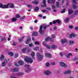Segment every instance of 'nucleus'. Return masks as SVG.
Instances as JSON below:
<instances>
[{"label":"nucleus","mask_w":78,"mask_h":78,"mask_svg":"<svg viewBox=\"0 0 78 78\" xmlns=\"http://www.w3.org/2000/svg\"><path fill=\"white\" fill-rule=\"evenodd\" d=\"M24 61L27 63H28V64L29 63L31 64L33 62V60L31 58L27 57H26L24 58Z\"/></svg>","instance_id":"obj_1"},{"label":"nucleus","mask_w":78,"mask_h":78,"mask_svg":"<svg viewBox=\"0 0 78 78\" xmlns=\"http://www.w3.org/2000/svg\"><path fill=\"white\" fill-rule=\"evenodd\" d=\"M37 60L38 61H42L43 59V55H41L39 53H37Z\"/></svg>","instance_id":"obj_2"},{"label":"nucleus","mask_w":78,"mask_h":78,"mask_svg":"<svg viewBox=\"0 0 78 78\" xmlns=\"http://www.w3.org/2000/svg\"><path fill=\"white\" fill-rule=\"evenodd\" d=\"M25 67L27 68V69H26L25 70V72L26 73H28L29 72L31 71V69L30 68V65H25Z\"/></svg>","instance_id":"obj_3"},{"label":"nucleus","mask_w":78,"mask_h":78,"mask_svg":"<svg viewBox=\"0 0 78 78\" xmlns=\"http://www.w3.org/2000/svg\"><path fill=\"white\" fill-rule=\"evenodd\" d=\"M44 73L46 75H50L51 74V72L49 70H47L44 72Z\"/></svg>","instance_id":"obj_4"},{"label":"nucleus","mask_w":78,"mask_h":78,"mask_svg":"<svg viewBox=\"0 0 78 78\" xmlns=\"http://www.w3.org/2000/svg\"><path fill=\"white\" fill-rule=\"evenodd\" d=\"M60 65L61 67H67V65L63 62H61L60 63Z\"/></svg>","instance_id":"obj_5"},{"label":"nucleus","mask_w":78,"mask_h":78,"mask_svg":"<svg viewBox=\"0 0 78 78\" xmlns=\"http://www.w3.org/2000/svg\"><path fill=\"white\" fill-rule=\"evenodd\" d=\"M47 43V41H43L42 43L43 45H44L45 47H47L48 48H50V47L49 46H48V45L45 44Z\"/></svg>","instance_id":"obj_6"},{"label":"nucleus","mask_w":78,"mask_h":78,"mask_svg":"<svg viewBox=\"0 0 78 78\" xmlns=\"http://www.w3.org/2000/svg\"><path fill=\"white\" fill-rule=\"evenodd\" d=\"M76 36H77V35L74 33H72L70 34V38H72V37H75Z\"/></svg>","instance_id":"obj_7"},{"label":"nucleus","mask_w":78,"mask_h":78,"mask_svg":"<svg viewBox=\"0 0 78 78\" xmlns=\"http://www.w3.org/2000/svg\"><path fill=\"white\" fill-rule=\"evenodd\" d=\"M45 56L48 58H51L52 57V55L50 53H47L45 54Z\"/></svg>","instance_id":"obj_8"},{"label":"nucleus","mask_w":78,"mask_h":78,"mask_svg":"<svg viewBox=\"0 0 78 78\" xmlns=\"http://www.w3.org/2000/svg\"><path fill=\"white\" fill-rule=\"evenodd\" d=\"M67 42V39H66L65 38L62 39L61 41V42L62 43V44L66 42Z\"/></svg>","instance_id":"obj_9"},{"label":"nucleus","mask_w":78,"mask_h":78,"mask_svg":"<svg viewBox=\"0 0 78 78\" xmlns=\"http://www.w3.org/2000/svg\"><path fill=\"white\" fill-rule=\"evenodd\" d=\"M18 62L19 65L20 66H23L24 64V62L22 61L19 60Z\"/></svg>","instance_id":"obj_10"},{"label":"nucleus","mask_w":78,"mask_h":78,"mask_svg":"<svg viewBox=\"0 0 78 78\" xmlns=\"http://www.w3.org/2000/svg\"><path fill=\"white\" fill-rule=\"evenodd\" d=\"M9 6V4H7V5H3L2 8L3 9H5L6 8H8V6Z\"/></svg>","instance_id":"obj_11"},{"label":"nucleus","mask_w":78,"mask_h":78,"mask_svg":"<svg viewBox=\"0 0 78 78\" xmlns=\"http://www.w3.org/2000/svg\"><path fill=\"white\" fill-rule=\"evenodd\" d=\"M50 40L51 41H53V39H51V38L50 37H48L45 39V41H48V40Z\"/></svg>","instance_id":"obj_12"},{"label":"nucleus","mask_w":78,"mask_h":78,"mask_svg":"<svg viewBox=\"0 0 78 78\" xmlns=\"http://www.w3.org/2000/svg\"><path fill=\"white\" fill-rule=\"evenodd\" d=\"M73 10L72 9H68V12L69 14H72V13H73Z\"/></svg>","instance_id":"obj_13"},{"label":"nucleus","mask_w":78,"mask_h":78,"mask_svg":"<svg viewBox=\"0 0 78 78\" xmlns=\"http://www.w3.org/2000/svg\"><path fill=\"white\" fill-rule=\"evenodd\" d=\"M9 6L11 8H14V4H8Z\"/></svg>","instance_id":"obj_14"},{"label":"nucleus","mask_w":78,"mask_h":78,"mask_svg":"<svg viewBox=\"0 0 78 78\" xmlns=\"http://www.w3.org/2000/svg\"><path fill=\"white\" fill-rule=\"evenodd\" d=\"M1 56V57H0V61H3L5 58V56H4L3 54H2Z\"/></svg>","instance_id":"obj_15"},{"label":"nucleus","mask_w":78,"mask_h":78,"mask_svg":"<svg viewBox=\"0 0 78 78\" xmlns=\"http://www.w3.org/2000/svg\"><path fill=\"white\" fill-rule=\"evenodd\" d=\"M11 70L12 72H17L19 70V69L17 68H15L13 69H11Z\"/></svg>","instance_id":"obj_16"},{"label":"nucleus","mask_w":78,"mask_h":78,"mask_svg":"<svg viewBox=\"0 0 78 78\" xmlns=\"http://www.w3.org/2000/svg\"><path fill=\"white\" fill-rule=\"evenodd\" d=\"M33 50H35V51H38L39 50V47H37L36 48H33Z\"/></svg>","instance_id":"obj_17"},{"label":"nucleus","mask_w":78,"mask_h":78,"mask_svg":"<svg viewBox=\"0 0 78 78\" xmlns=\"http://www.w3.org/2000/svg\"><path fill=\"white\" fill-rule=\"evenodd\" d=\"M30 39H31V38H30V37H28L27 38V41H26L25 42L26 44H28L29 43V42H30Z\"/></svg>","instance_id":"obj_18"},{"label":"nucleus","mask_w":78,"mask_h":78,"mask_svg":"<svg viewBox=\"0 0 78 78\" xmlns=\"http://www.w3.org/2000/svg\"><path fill=\"white\" fill-rule=\"evenodd\" d=\"M42 25L41 26L40 28V30L39 32L41 34L43 33V32H42Z\"/></svg>","instance_id":"obj_19"},{"label":"nucleus","mask_w":78,"mask_h":78,"mask_svg":"<svg viewBox=\"0 0 78 78\" xmlns=\"http://www.w3.org/2000/svg\"><path fill=\"white\" fill-rule=\"evenodd\" d=\"M35 55V54H34V52H32L31 53V55L32 58H33V59H34Z\"/></svg>","instance_id":"obj_20"},{"label":"nucleus","mask_w":78,"mask_h":78,"mask_svg":"<svg viewBox=\"0 0 78 78\" xmlns=\"http://www.w3.org/2000/svg\"><path fill=\"white\" fill-rule=\"evenodd\" d=\"M71 73V70H68L66 72H64V74H67L68 73Z\"/></svg>","instance_id":"obj_21"},{"label":"nucleus","mask_w":78,"mask_h":78,"mask_svg":"<svg viewBox=\"0 0 78 78\" xmlns=\"http://www.w3.org/2000/svg\"><path fill=\"white\" fill-rule=\"evenodd\" d=\"M17 19L16 18H12V21L13 22H16V21H17Z\"/></svg>","instance_id":"obj_22"},{"label":"nucleus","mask_w":78,"mask_h":78,"mask_svg":"<svg viewBox=\"0 0 78 78\" xmlns=\"http://www.w3.org/2000/svg\"><path fill=\"white\" fill-rule=\"evenodd\" d=\"M46 1L45 0H43V3L44 4L43 7H46V4H45V2Z\"/></svg>","instance_id":"obj_23"},{"label":"nucleus","mask_w":78,"mask_h":78,"mask_svg":"<svg viewBox=\"0 0 78 78\" xmlns=\"http://www.w3.org/2000/svg\"><path fill=\"white\" fill-rule=\"evenodd\" d=\"M25 37V36H23L21 38H19V41L20 42H21V41H23V38Z\"/></svg>","instance_id":"obj_24"},{"label":"nucleus","mask_w":78,"mask_h":78,"mask_svg":"<svg viewBox=\"0 0 78 78\" xmlns=\"http://www.w3.org/2000/svg\"><path fill=\"white\" fill-rule=\"evenodd\" d=\"M23 75V73H19L16 74V75L18 76H21V75Z\"/></svg>","instance_id":"obj_25"},{"label":"nucleus","mask_w":78,"mask_h":78,"mask_svg":"<svg viewBox=\"0 0 78 78\" xmlns=\"http://www.w3.org/2000/svg\"><path fill=\"white\" fill-rule=\"evenodd\" d=\"M48 0V3H50V0ZM55 0H52V3L53 4H54L55 3Z\"/></svg>","instance_id":"obj_26"},{"label":"nucleus","mask_w":78,"mask_h":78,"mask_svg":"<svg viewBox=\"0 0 78 78\" xmlns=\"http://www.w3.org/2000/svg\"><path fill=\"white\" fill-rule=\"evenodd\" d=\"M8 54L9 55H10L11 56H13V53L12 52H9Z\"/></svg>","instance_id":"obj_27"},{"label":"nucleus","mask_w":78,"mask_h":78,"mask_svg":"<svg viewBox=\"0 0 78 78\" xmlns=\"http://www.w3.org/2000/svg\"><path fill=\"white\" fill-rule=\"evenodd\" d=\"M32 36H37V33L36 32H34L32 34Z\"/></svg>","instance_id":"obj_28"},{"label":"nucleus","mask_w":78,"mask_h":78,"mask_svg":"<svg viewBox=\"0 0 78 78\" xmlns=\"http://www.w3.org/2000/svg\"><path fill=\"white\" fill-rule=\"evenodd\" d=\"M32 3H34V4H35V5L38 4V2L37 1H34L32 2Z\"/></svg>","instance_id":"obj_29"},{"label":"nucleus","mask_w":78,"mask_h":78,"mask_svg":"<svg viewBox=\"0 0 78 78\" xmlns=\"http://www.w3.org/2000/svg\"><path fill=\"white\" fill-rule=\"evenodd\" d=\"M51 48H52V49H54L55 48H56V47H57V46H56L54 45H52L51 46Z\"/></svg>","instance_id":"obj_30"},{"label":"nucleus","mask_w":78,"mask_h":78,"mask_svg":"<svg viewBox=\"0 0 78 78\" xmlns=\"http://www.w3.org/2000/svg\"><path fill=\"white\" fill-rule=\"evenodd\" d=\"M19 56V54L18 53L14 55V57L15 58H16Z\"/></svg>","instance_id":"obj_31"},{"label":"nucleus","mask_w":78,"mask_h":78,"mask_svg":"<svg viewBox=\"0 0 78 78\" xmlns=\"http://www.w3.org/2000/svg\"><path fill=\"white\" fill-rule=\"evenodd\" d=\"M50 27V25H44V29H46L47 28V27Z\"/></svg>","instance_id":"obj_32"},{"label":"nucleus","mask_w":78,"mask_h":78,"mask_svg":"<svg viewBox=\"0 0 78 78\" xmlns=\"http://www.w3.org/2000/svg\"><path fill=\"white\" fill-rule=\"evenodd\" d=\"M73 9H77L78 8V6L76 5H73Z\"/></svg>","instance_id":"obj_33"},{"label":"nucleus","mask_w":78,"mask_h":78,"mask_svg":"<svg viewBox=\"0 0 78 78\" xmlns=\"http://www.w3.org/2000/svg\"><path fill=\"white\" fill-rule=\"evenodd\" d=\"M72 56V54L69 53L67 55V58H70V57Z\"/></svg>","instance_id":"obj_34"},{"label":"nucleus","mask_w":78,"mask_h":78,"mask_svg":"<svg viewBox=\"0 0 78 78\" xmlns=\"http://www.w3.org/2000/svg\"><path fill=\"white\" fill-rule=\"evenodd\" d=\"M6 64L5 62H3L2 63V67H5L6 66Z\"/></svg>","instance_id":"obj_35"},{"label":"nucleus","mask_w":78,"mask_h":78,"mask_svg":"<svg viewBox=\"0 0 78 78\" xmlns=\"http://www.w3.org/2000/svg\"><path fill=\"white\" fill-rule=\"evenodd\" d=\"M51 39H53L56 37V36L54 34H52L51 35Z\"/></svg>","instance_id":"obj_36"},{"label":"nucleus","mask_w":78,"mask_h":78,"mask_svg":"<svg viewBox=\"0 0 78 78\" xmlns=\"http://www.w3.org/2000/svg\"><path fill=\"white\" fill-rule=\"evenodd\" d=\"M56 6L57 8H59V2H56Z\"/></svg>","instance_id":"obj_37"},{"label":"nucleus","mask_w":78,"mask_h":78,"mask_svg":"<svg viewBox=\"0 0 78 78\" xmlns=\"http://www.w3.org/2000/svg\"><path fill=\"white\" fill-rule=\"evenodd\" d=\"M26 50H27V53H29V52H30V51H31V49L30 48H29V47L27 48Z\"/></svg>","instance_id":"obj_38"},{"label":"nucleus","mask_w":78,"mask_h":78,"mask_svg":"<svg viewBox=\"0 0 78 78\" xmlns=\"http://www.w3.org/2000/svg\"><path fill=\"white\" fill-rule=\"evenodd\" d=\"M69 43L70 44H73L74 43V41H69Z\"/></svg>","instance_id":"obj_39"},{"label":"nucleus","mask_w":78,"mask_h":78,"mask_svg":"<svg viewBox=\"0 0 78 78\" xmlns=\"http://www.w3.org/2000/svg\"><path fill=\"white\" fill-rule=\"evenodd\" d=\"M39 9V7H37L35 8V10L36 11H38Z\"/></svg>","instance_id":"obj_40"},{"label":"nucleus","mask_w":78,"mask_h":78,"mask_svg":"<svg viewBox=\"0 0 78 78\" xmlns=\"http://www.w3.org/2000/svg\"><path fill=\"white\" fill-rule=\"evenodd\" d=\"M2 37V38H1ZM0 38H1V39L2 40V41H4V40H6V39L4 37H2V36L0 37Z\"/></svg>","instance_id":"obj_41"},{"label":"nucleus","mask_w":78,"mask_h":78,"mask_svg":"<svg viewBox=\"0 0 78 78\" xmlns=\"http://www.w3.org/2000/svg\"><path fill=\"white\" fill-rule=\"evenodd\" d=\"M56 22H57L58 23H61V21L59 20H56Z\"/></svg>","instance_id":"obj_42"},{"label":"nucleus","mask_w":78,"mask_h":78,"mask_svg":"<svg viewBox=\"0 0 78 78\" xmlns=\"http://www.w3.org/2000/svg\"><path fill=\"white\" fill-rule=\"evenodd\" d=\"M35 45H39V42L38 41H36L34 43Z\"/></svg>","instance_id":"obj_43"},{"label":"nucleus","mask_w":78,"mask_h":78,"mask_svg":"<svg viewBox=\"0 0 78 78\" xmlns=\"http://www.w3.org/2000/svg\"><path fill=\"white\" fill-rule=\"evenodd\" d=\"M69 18H67L65 20V22H66L67 23L68 22H69Z\"/></svg>","instance_id":"obj_44"},{"label":"nucleus","mask_w":78,"mask_h":78,"mask_svg":"<svg viewBox=\"0 0 78 78\" xmlns=\"http://www.w3.org/2000/svg\"><path fill=\"white\" fill-rule=\"evenodd\" d=\"M26 48L23 49L22 50V51H23V52L24 53H25V52L26 51Z\"/></svg>","instance_id":"obj_45"},{"label":"nucleus","mask_w":78,"mask_h":78,"mask_svg":"<svg viewBox=\"0 0 78 78\" xmlns=\"http://www.w3.org/2000/svg\"><path fill=\"white\" fill-rule=\"evenodd\" d=\"M29 46L30 47H34V45H33V44H29Z\"/></svg>","instance_id":"obj_46"},{"label":"nucleus","mask_w":78,"mask_h":78,"mask_svg":"<svg viewBox=\"0 0 78 78\" xmlns=\"http://www.w3.org/2000/svg\"><path fill=\"white\" fill-rule=\"evenodd\" d=\"M73 2L74 3H77V2L76 0H73Z\"/></svg>","instance_id":"obj_47"},{"label":"nucleus","mask_w":78,"mask_h":78,"mask_svg":"<svg viewBox=\"0 0 78 78\" xmlns=\"http://www.w3.org/2000/svg\"><path fill=\"white\" fill-rule=\"evenodd\" d=\"M50 66V63L48 62H47L46 63V66H47V67H49Z\"/></svg>","instance_id":"obj_48"},{"label":"nucleus","mask_w":78,"mask_h":78,"mask_svg":"<svg viewBox=\"0 0 78 78\" xmlns=\"http://www.w3.org/2000/svg\"><path fill=\"white\" fill-rule=\"evenodd\" d=\"M4 62H5V64H7L8 63V61L7 59H5Z\"/></svg>","instance_id":"obj_49"},{"label":"nucleus","mask_w":78,"mask_h":78,"mask_svg":"<svg viewBox=\"0 0 78 78\" xmlns=\"http://www.w3.org/2000/svg\"><path fill=\"white\" fill-rule=\"evenodd\" d=\"M27 6L28 8H30L32 9V6L31 5H27Z\"/></svg>","instance_id":"obj_50"},{"label":"nucleus","mask_w":78,"mask_h":78,"mask_svg":"<svg viewBox=\"0 0 78 78\" xmlns=\"http://www.w3.org/2000/svg\"><path fill=\"white\" fill-rule=\"evenodd\" d=\"M20 17L19 15L18 14L16 15V18H19Z\"/></svg>","instance_id":"obj_51"},{"label":"nucleus","mask_w":78,"mask_h":78,"mask_svg":"<svg viewBox=\"0 0 78 78\" xmlns=\"http://www.w3.org/2000/svg\"><path fill=\"white\" fill-rule=\"evenodd\" d=\"M41 11L43 12H47V10L45 9L42 10Z\"/></svg>","instance_id":"obj_52"},{"label":"nucleus","mask_w":78,"mask_h":78,"mask_svg":"<svg viewBox=\"0 0 78 78\" xmlns=\"http://www.w3.org/2000/svg\"><path fill=\"white\" fill-rule=\"evenodd\" d=\"M3 4H2V3H0V8H2V7L3 6Z\"/></svg>","instance_id":"obj_53"},{"label":"nucleus","mask_w":78,"mask_h":78,"mask_svg":"<svg viewBox=\"0 0 78 78\" xmlns=\"http://www.w3.org/2000/svg\"><path fill=\"white\" fill-rule=\"evenodd\" d=\"M66 11V9H64L61 12V13H63L65 12Z\"/></svg>","instance_id":"obj_54"},{"label":"nucleus","mask_w":78,"mask_h":78,"mask_svg":"<svg viewBox=\"0 0 78 78\" xmlns=\"http://www.w3.org/2000/svg\"><path fill=\"white\" fill-rule=\"evenodd\" d=\"M56 7H55V6L53 5L52 6V9H55Z\"/></svg>","instance_id":"obj_55"},{"label":"nucleus","mask_w":78,"mask_h":78,"mask_svg":"<svg viewBox=\"0 0 78 78\" xmlns=\"http://www.w3.org/2000/svg\"><path fill=\"white\" fill-rule=\"evenodd\" d=\"M60 55L61 56V57H62V56H63V53H62V52L60 53Z\"/></svg>","instance_id":"obj_56"},{"label":"nucleus","mask_w":78,"mask_h":78,"mask_svg":"<svg viewBox=\"0 0 78 78\" xmlns=\"http://www.w3.org/2000/svg\"><path fill=\"white\" fill-rule=\"evenodd\" d=\"M51 65L53 66L55 65V62H52L51 63Z\"/></svg>","instance_id":"obj_57"},{"label":"nucleus","mask_w":78,"mask_h":78,"mask_svg":"<svg viewBox=\"0 0 78 78\" xmlns=\"http://www.w3.org/2000/svg\"><path fill=\"white\" fill-rule=\"evenodd\" d=\"M78 60V57H76L73 59V61H76Z\"/></svg>","instance_id":"obj_58"},{"label":"nucleus","mask_w":78,"mask_h":78,"mask_svg":"<svg viewBox=\"0 0 78 78\" xmlns=\"http://www.w3.org/2000/svg\"><path fill=\"white\" fill-rule=\"evenodd\" d=\"M25 16H23V17H22V18H20V20H23V19H25Z\"/></svg>","instance_id":"obj_59"},{"label":"nucleus","mask_w":78,"mask_h":78,"mask_svg":"<svg viewBox=\"0 0 78 78\" xmlns=\"http://www.w3.org/2000/svg\"><path fill=\"white\" fill-rule=\"evenodd\" d=\"M73 26H70L69 27V28H70V29H72V28H73Z\"/></svg>","instance_id":"obj_60"},{"label":"nucleus","mask_w":78,"mask_h":78,"mask_svg":"<svg viewBox=\"0 0 78 78\" xmlns=\"http://www.w3.org/2000/svg\"><path fill=\"white\" fill-rule=\"evenodd\" d=\"M75 14H78V10L76 11H75Z\"/></svg>","instance_id":"obj_61"},{"label":"nucleus","mask_w":78,"mask_h":78,"mask_svg":"<svg viewBox=\"0 0 78 78\" xmlns=\"http://www.w3.org/2000/svg\"><path fill=\"white\" fill-rule=\"evenodd\" d=\"M56 20H54L53 21V24H55L56 23Z\"/></svg>","instance_id":"obj_62"},{"label":"nucleus","mask_w":78,"mask_h":78,"mask_svg":"<svg viewBox=\"0 0 78 78\" xmlns=\"http://www.w3.org/2000/svg\"><path fill=\"white\" fill-rule=\"evenodd\" d=\"M75 29L76 30H78V27H76Z\"/></svg>","instance_id":"obj_63"},{"label":"nucleus","mask_w":78,"mask_h":78,"mask_svg":"<svg viewBox=\"0 0 78 78\" xmlns=\"http://www.w3.org/2000/svg\"><path fill=\"white\" fill-rule=\"evenodd\" d=\"M57 28H56V27H54V30H56Z\"/></svg>","instance_id":"obj_64"}]
</instances>
